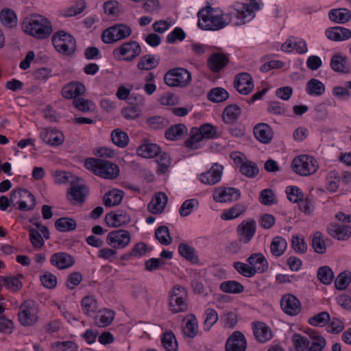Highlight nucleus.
<instances>
[{"label":"nucleus","instance_id":"f257e3e1","mask_svg":"<svg viewBox=\"0 0 351 351\" xmlns=\"http://www.w3.org/2000/svg\"><path fill=\"white\" fill-rule=\"evenodd\" d=\"M260 8L256 0H251L249 3L237 2L228 7L226 12L219 8L207 6L197 13L198 26L202 29L216 31L224 28L231 22L234 25H241L253 19L255 12Z\"/></svg>","mask_w":351,"mask_h":351},{"label":"nucleus","instance_id":"f03ea898","mask_svg":"<svg viewBox=\"0 0 351 351\" xmlns=\"http://www.w3.org/2000/svg\"><path fill=\"white\" fill-rule=\"evenodd\" d=\"M21 26L26 34L40 40L48 38L53 32L51 21L40 14H34L25 18Z\"/></svg>","mask_w":351,"mask_h":351},{"label":"nucleus","instance_id":"7ed1b4c3","mask_svg":"<svg viewBox=\"0 0 351 351\" xmlns=\"http://www.w3.org/2000/svg\"><path fill=\"white\" fill-rule=\"evenodd\" d=\"M84 167L102 178L113 180L118 177L119 168L118 165L110 161L89 158L84 162Z\"/></svg>","mask_w":351,"mask_h":351},{"label":"nucleus","instance_id":"20e7f679","mask_svg":"<svg viewBox=\"0 0 351 351\" xmlns=\"http://www.w3.org/2000/svg\"><path fill=\"white\" fill-rule=\"evenodd\" d=\"M187 300L186 289L181 285H175L169 293V310L174 314L186 312L188 310Z\"/></svg>","mask_w":351,"mask_h":351},{"label":"nucleus","instance_id":"39448f33","mask_svg":"<svg viewBox=\"0 0 351 351\" xmlns=\"http://www.w3.org/2000/svg\"><path fill=\"white\" fill-rule=\"evenodd\" d=\"M40 310L38 304L33 300L23 302L19 308L18 318L23 326H32L38 320Z\"/></svg>","mask_w":351,"mask_h":351},{"label":"nucleus","instance_id":"423d86ee","mask_svg":"<svg viewBox=\"0 0 351 351\" xmlns=\"http://www.w3.org/2000/svg\"><path fill=\"white\" fill-rule=\"evenodd\" d=\"M52 43L56 51L62 54L71 55L76 49L75 38L64 31L56 32L52 36Z\"/></svg>","mask_w":351,"mask_h":351},{"label":"nucleus","instance_id":"0eeeda50","mask_svg":"<svg viewBox=\"0 0 351 351\" xmlns=\"http://www.w3.org/2000/svg\"><path fill=\"white\" fill-rule=\"evenodd\" d=\"M165 84L171 87H184L191 82V74L186 69L178 67L170 69L164 76Z\"/></svg>","mask_w":351,"mask_h":351},{"label":"nucleus","instance_id":"6e6552de","mask_svg":"<svg viewBox=\"0 0 351 351\" xmlns=\"http://www.w3.org/2000/svg\"><path fill=\"white\" fill-rule=\"evenodd\" d=\"M132 32L130 26L119 23L106 29L101 34V40L106 44H111L128 38Z\"/></svg>","mask_w":351,"mask_h":351},{"label":"nucleus","instance_id":"1a4fd4ad","mask_svg":"<svg viewBox=\"0 0 351 351\" xmlns=\"http://www.w3.org/2000/svg\"><path fill=\"white\" fill-rule=\"evenodd\" d=\"M317 168V161L313 157L307 155L297 156L292 162L293 170L302 176L314 173Z\"/></svg>","mask_w":351,"mask_h":351},{"label":"nucleus","instance_id":"9d476101","mask_svg":"<svg viewBox=\"0 0 351 351\" xmlns=\"http://www.w3.org/2000/svg\"><path fill=\"white\" fill-rule=\"evenodd\" d=\"M10 200L12 203L18 204V209L20 210H31L36 206L34 196L24 189L13 191L10 195Z\"/></svg>","mask_w":351,"mask_h":351},{"label":"nucleus","instance_id":"9b49d317","mask_svg":"<svg viewBox=\"0 0 351 351\" xmlns=\"http://www.w3.org/2000/svg\"><path fill=\"white\" fill-rule=\"evenodd\" d=\"M131 240V235L126 230L119 229L110 232L106 237L107 244L112 248L123 249Z\"/></svg>","mask_w":351,"mask_h":351},{"label":"nucleus","instance_id":"f8f14e48","mask_svg":"<svg viewBox=\"0 0 351 351\" xmlns=\"http://www.w3.org/2000/svg\"><path fill=\"white\" fill-rule=\"evenodd\" d=\"M236 232L240 241L245 244L250 243L256 232V221L252 218L243 220L237 226Z\"/></svg>","mask_w":351,"mask_h":351},{"label":"nucleus","instance_id":"ddd939ff","mask_svg":"<svg viewBox=\"0 0 351 351\" xmlns=\"http://www.w3.org/2000/svg\"><path fill=\"white\" fill-rule=\"evenodd\" d=\"M240 196V191L234 187L219 186L215 189L213 194V199L221 203L237 201Z\"/></svg>","mask_w":351,"mask_h":351},{"label":"nucleus","instance_id":"4468645a","mask_svg":"<svg viewBox=\"0 0 351 351\" xmlns=\"http://www.w3.org/2000/svg\"><path fill=\"white\" fill-rule=\"evenodd\" d=\"M141 53L140 45L135 40H131L122 44L114 51V54L118 53L120 56H124L126 61H132Z\"/></svg>","mask_w":351,"mask_h":351},{"label":"nucleus","instance_id":"2eb2a0df","mask_svg":"<svg viewBox=\"0 0 351 351\" xmlns=\"http://www.w3.org/2000/svg\"><path fill=\"white\" fill-rule=\"evenodd\" d=\"M280 305L284 313L291 316L297 315L302 309L300 300L292 294L284 295L281 298Z\"/></svg>","mask_w":351,"mask_h":351},{"label":"nucleus","instance_id":"dca6fc26","mask_svg":"<svg viewBox=\"0 0 351 351\" xmlns=\"http://www.w3.org/2000/svg\"><path fill=\"white\" fill-rule=\"evenodd\" d=\"M39 135L43 141L51 146L60 145L64 140L63 133L54 128H42Z\"/></svg>","mask_w":351,"mask_h":351},{"label":"nucleus","instance_id":"f3484780","mask_svg":"<svg viewBox=\"0 0 351 351\" xmlns=\"http://www.w3.org/2000/svg\"><path fill=\"white\" fill-rule=\"evenodd\" d=\"M234 86L239 93L248 95L254 89V80L249 73H241L235 76Z\"/></svg>","mask_w":351,"mask_h":351},{"label":"nucleus","instance_id":"a211bd4d","mask_svg":"<svg viewBox=\"0 0 351 351\" xmlns=\"http://www.w3.org/2000/svg\"><path fill=\"white\" fill-rule=\"evenodd\" d=\"M247 341L243 333L234 331L228 338L225 348L226 351H245Z\"/></svg>","mask_w":351,"mask_h":351},{"label":"nucleus","instance_id":"6ab92c4d","mask_svg":"<svg viewBox=\"0 0 351 351\" xmlns=\"http://www.w3.org/2000/svg\"><path fill=\"white\" fill-rule=\"evenodd\" d=\"M223 169V166L216 163L208 171L201 173L199 180L204 184L214 185L221 180Z\"/></svg>","mask_w":351,"mask_h":351},{"label":"nucleus","instance_id":"aec40b11","mask_svg":"<svg viewBox=\"0 0 351 351\" xmlns=\"http://www.w3.org/2000/svg\"><path fill=\"white\" fill-rule=\"evenodd\" d=\"M50 263L58 269H65L74 265L75 259L68 253L57 252L51 255Z\"/></svg>","mask_w":351,"mask_h":351},{"label":"nucleus","instance_id":"412c9836","mask_svg":"<svg viewBox=\"0 0 351 351\" xmlns=\"http://www.w3.org/2000/svg\"><path fill=\"white\" fill-rule=\"evenodd\" d=\"M327 232L330 237L338 241H346L351 237V226L332 223L328 227Z\"/></svg>","mask_w":351,"mask_h":351},{"label":"nucleus","instance_id":"4be33fe9","mask_svg":"<svg viewBox=\"0 0 351 351\" xmlns=\"http://www.w3.org/2000/svg\"><path fill=\"white\" fill-rule=\"evenodd\" d=\"M326 36L336 42L343 41L351 38V30L341 26H335L326 29Z\"/></svg>","mask_w":351,"mask_h":351},{"label":"nucleus","instance_id":"5701e85b","mask_svg":"<svg viewBox=\"0 0 351 351\" xmlns=\"http://www.w3.org/2000/svg\"><path fill=\"white\" fill-rule=\"evenodd\" d=\"M254 134L258 141L265 144L269 143L274 137L271 128L263 123H258L254 126Z\"/></svg>","mask_w":351,"mask_h":351},{"label":"nucleus","instance_id":"b1692460","mask_svg":"<svg viewBox=\"0 0 351 351\" xmlns=\"http://www.w3.org/2000/svg\"><path fill=\"white\" fill-rule=\"evenodd\" d=\"M228 63V58L226 55L221 53H215L208 59L207 65L211 71L217 73L226 66Z\"/></svg>","mask_w":351,"mask_h":351},{"label":"nucleus","instance_id":"393cba45","mask_svg":"<svg viewBox=\"0 0 351 351\" xmlns=\"http://www.w3.org/2000/svg\"><path fill=\"white\" fill-rule=\"evenodd\" d=\"M88 188L80 184H72L68 191V199L75 202L82 203L85 200V197L88 194Z\"/></svg>","mask_w":351,"mask_h":351},{"label":"nucleus","instance_id":"a878e982","mask_svg":"<svg viewBox=\"0 0 351 351\" xmlns=\"http://www.w3.org/2000/svg\"><path fill=\"white\" fill-rule=\"evenodd\" d=\"M253 332L256 339L260 343H265L272 338L271 330L263 322L254 324Z\"/></svg>","mask_w":351,"mask_h":351},{"label":"nucleus","instance_id":"bb28decb","mask_svg":"<svg viewBox=\"0 0 351 351\" xmlns=\"http://www.w3.org/2000/svg\"><path fill=\"white\" fill-rule=\"evenodd\" d=\"M167 202V197L165 193H157L148 204L147 208L150 213L153 214L161 213Z\"/></svg>","mask_w":351,"mask_h":351},{"label":"nucleus","instance_id":"cd10ccee","mask_svg":"<svg viewBox=\"0 0 351 351\" xmlns=\"http://www.w3.org/2000/svg\"><path fill=\"white\" fill-rule=\"evenodd\" d=\"M86 90L84 85L80 82H72L64 86L62 89V95L66 99H76L84 94Z\"/></svg>","mask_w":351,"mask_h":351},{"label":"nucleus","instance_id":"c85d7f7f","mask_svg":"<svg viewBox=\"0 0 351 351\" xmlns=\"http://www.w3.org/2000/svg\"><path fill=\"white\" fill-rule=\"evenodd\" d=\"M115 313L114 311L104 308L98 311L94 318L95 324L100 328L109 326L114 319Z\"/></svg>","mask_w":351,"mask_h":351},{"label":"nucleus","instance_id":"c756f323","mask_svg":"<svg viewBox=\"0 0 351 351\" xmlns=\"http://www.w3.org/2000/svg\"><path fill=\"white\" fill-rule=\"evenodd\" d=\"M184 325L182 330L189 338H194L198 332V321L193 314L187 315L183 320Z\"/></svg>","mask_w":351,"mask_h":351},{"label":"nucleus","instance_id":"7c9ffc66","mask_svg":"<svg viewBox=\"0 0 351 351\" xmlns=\"http://www.w3.org/2000/svg\"><path fill=\"white\" fill-rule=\"evenodd\" d=\"M331 69L339 73H348L350 71V65L346 56L337 53L334 55L330 62Z\"/></svg>","mask_w":351,"mask_h":351},{"label":"nucleus","instance_id":"2f4dec72","mask_svg":"<svg viewBox=\"0 0 351 351\" xmlns=\"http://www.w3.org/2000/svg\"><path fill=\"white\" fill-rule=\"evenodd\" d=\"M0 23L7 28L16 27L18 18L16 12L11 8H3L0 11Z\"/></svg>","mask_w":351,"mask_h":351},{"label":"nucleus","instance_id":"473e14b6","mask_svg":"<svg viewBox=\"0 0 351 351\" xmlns=\"http://www.w3.org/2000/svg\"><path fill=\"white\" fill-rule=\"evenodd\" d=\"M247 262L252 267L256 269V273H263L268 268V263L261 253H254L251 254L247 258Z\"/></svg>","mask_w":351,"mask_h":351},{"label":"nucleus","instance_id":"72a5a7b5","mask_svg":"<svg viewBox=\"0 0 351 351\" xmlns=\"http://www.w3.org/2000/svg\"><path fill=\"white\" fill-rule=\"evenodd\" d=\"M105 219L109 226L119 227L128 224L130 221V217L125 213L120 212L119 213H108Z\"/></svg>","mask_w":351,"mask_h":351},{"label":"nucleus","instance_id":"f704fd0d","mask_svg":"<svg viewBox=\"0 0 351 351\" xmlns=\"http://www.w3.org/2000/svg\"><path fill=\"white\" fill-rule=\"evenodd\" d=\"M328 18L334 23L343 24L351 19V12L346 8L332 9L329 11Z\"/></svg>","mask_w":351,"mask_h":351},{"label":"nucleus","instance_id":"c9c22d12","mask_svg":"<svg viewBox=\"0 0 351 351\" xmlns=\"http://www.w3.org/2000/svg\"><path fill=\"white\" fill-rule=\"evenodd\" d=\"M160 153V147L156 143H145L137 149V154L145 158H152Z\"/></svg>","mask_w":351,"mask_h":351},{"label":"nucleus","instance_id":"e433bc0d","mask_svg":"<svg viewBox=\"0 0 351 351\" xmlns=\"http://www.w3.org/2000/svg\"><path fill=\"white\" fill-rule=\"evenodd\" d=\"M241 113V109L236 104H231L225 108L223 112L224 123L232 124L236 122Z\"/></svg>","mask_w":351,"mask_h":351},{"label":"nucleus","instance_id":"4c0bfd02","mask_svg":"<svg viewBox=\"0 0 351 351\" xmlns=\"http://www.w3.org/2000/svg\"><path fill=\"white\" fill-rule=\"evenodd\" d=\"M324 84L317 79H311L307 82L306 92L308 95L313 97H319L325 93Z\"/></svg>","mask_w":351,"mask_h":351},{"label":"nucleus","instance_id":"58836bf2","mask_svg":"<svg viewBox=\"0 0 351 351\" xmlns=\"http://www.w3.org/2000/svg\"><path fill=\"white\" fill-rule=\"evenodd\" d=\"M247 207L243 204H236L231 208L224 210L221 215L223 220H232L245 212Z\"/></svg>","mask_w":351,"mask_h":351},{"label":"nucleus","instance_id":"ea45409f","mask_svg":"<svg viewBox=\"0 0 351 351\" xmlns=\"http://www.w3.org/2000/svg\"><path fill=\"white\" fill-rule=\"evenodd\" d=\"M123 192L121 190L113 189L105 194L104 203L106 207H112L119 205L123 199Z\"/></svg>","mask_w":351,"mask_h":351},{"label":"nucleus","instance_id":"a19ab883","mask_svg":"<svg viewBox=\"0 0 351 351\" xmlns=\"http://www.w3.org/2000/svg\"><path fill=\"white\" fill-rule=\"evenodd\" d=\"M220 289L227 293L239 294L244 291V286L236 280H226L219 285Z\"/></svg>","mask_w":351,"mask_h":351},{"label":"nucleus","instance_id":"79ce46f5","mask_svg":"<svg viewBox=\"0 0 351 351\" xmlns=\"http://www.w3.org/2000/svg\"><path fill=\"white\" fill-rule=\"evenodd\" d=\"M23 277V275L21 274L18 276H0V279L3 282V285L6 289L11 291H18L23 287L20 279Z\"/></svg>","mask_w":351,"mask_h":351},{"label":"nucleus","instance_id":"37998d69","mask_svg":"<svg viewBox=\"0 0 351 351\" xmlns=\"http://www.w3.org/2000/svg\"><path fill=\"white\" fill-rule=\"evenodd\" d=\"M309 335L312 339L311 344L307 348L308 351H322L326 346L325 339L318 335L317 332L314 330H310Z\"/></svg>","mask_w":351,"mask_h":351},{"label":"nucleus","instance_id":"c03bdc74","mask_svg":"<svg viewBox=\"0 0 351 351\" xmlns=\"http://www.w3.org/2000/svg\"><path fill=\"white\" fill-rule=\"evenodd\" d=\"M187 132V129L184 124L178 123L172 125L166 130L165 136L168 140L176 141L182 138L184 133Z\"/></svg>","mask_w":351,"mask_h":351},{"label":"nucleus","instance_id":"a18cd8bd","mask_svg":"<svg viewBox=\"0 0 351 351\" xmlns=\"http://www.w3.org/2000/svg\"><path fill=\"white\" fill-rule=\"evenodd\" d=\"M161 343L167 351L178 350V342L172 331H167L162 334Z\"/></svg>","mask_w":351,"mask_h":351},{"label":"nucleus","instance_id":"49530a36","mask_svg":"<svg viewBox=\"0 0 351 351\" xmlns=\"http://www.w3.org/2000/svg\"><path fill=\"white\" fill-rule=\"evenodd\" d=\"M159 64V60L154 55L147 54L141 58L137 67L140 70H151L156 67Z\"/></svg>","mask_w":351,"mask_h":351},{"label":"nucleus","instance_id":"de8ad7c7","mask_svg":"<svg viewBox=\"0 0 351 351\" xmlns=\"http://www.w3.org/2000/svg\"><path fill=\"white\" fill-rule=\"evenodd\" d=\"M112 143L119 147H125L129 143L128 134L120 129H115L111 133Z\"/></svg>","mask_w":351,"mask_h":351},{"label":"nucleus","instance_id":"09e8293b","mask_svg":"<svg viewBox=\"0 0 351 351\" xmlns=\"http://www.w3.org/2000/svg\"><path fill=\"white\" fill-rule=\"evenodd\" d=\"M288 199L294 204H299L306 196L300 188L296 186H288L285 189Z\"/></svg>","mask_w":351,"mask_h":351},{"label":"nucleus","instance_id":"8fccbe9b","mask_svg":"<svg viewBox=\"0 0 351 351\" xmlns=\"http://www.w3.org/2000/svg\"><path fill=\"white\" fill-rule=\"evenodd\" d=\"M287 241L281 237H276L273 239L270 250L273 255L276 256H281L287 249Z\"/></svg>","mask_w":351,"mask_h":351},{"label":"nucleus","instance_id":"3c124183","mask_svg":"<svg viewBox=\"0 0 351 351\" xmlns=\"http://www.w3.org/2000/svg\"><path fill=\"white\" fill-rule=\"evenodd\" d=\"M55 226L58 231L66 232L74 230L77 227V223L73 219L62 217L56 221Z\"/></svg>","mask_w":351,"mask_h":351},{"label":"nucleus","instance_id":"603ef678","mask_svg":"<svg viewBox=\"0 0 351 351\" xmlns=\"http://www.w3.org/2000/svg\"><path fill=\"white\" fill-rule=\"evenodd\" d=\"M178 252L182 257L191 262L195 263L198 260L195 248L185 243L179 245Z\"/></svg>","mask_w":351,"mask_h":351},{"label":"nucleus","instance_id":"864d4df0","mask_svg":"<svg viewBox=\"0 0 351 351\" xmlns=\"http://www.w3.org/2000/svg\"><path fill=\"white\" fill-rule=\"evenodd\" d=\"M202 139L197 132V128H193L190 132L189 137L185 141L186 147L191 149H197L202 147Z\"/></svg>","mask_w":351,"mask_h":351},{"label":"nucleus","instance_id":"5fc2aeb1","mask_svg":"<svg viewBox=\"0 0 351 351\" xmlns=\"http://www.w3.org/2000/svg\"><path fill=\"white\" fill-rule=\"evenodd\" d=\"M312 247L314 251L319 254H324L326 252V245L324 235L319 231L314 233L312 238Z\"/></svg>","mask_w":351,"mask_h":351},{"label":"nucleus","instance_id":"6e6d98bb","mask_svg":"<svg viewBox=\"0 0 351 351\" xmlns=\"http://www.w3.org/2000/svg\"><path fill=\"white\" fill-rule=\"evenodd\" d=\"M81 306L83 313L90 316L93 313L96 312L98 304L97 300L93 296H86L81 302Z\"/></svg>","mask_w":351,"mask_h":351},{"label":"nucleus","instance_id":"4d7b16f0","mask_svg":"<svg viewBox=\"0 0 351 351\" xmlns=\"http://www.w3.org/2000/svg\"><path fill=\"white\" fill-rule=\"evenodd\" d=\"M239 171L242 175L250 178L256 177L259 173L257 165L250 160H245L239 167Z\"/></svg>","mask_w":351,"mask_h":351},{"label":"nucleus","instance_id":"13d9d810","mask_svg":"<svg viewBox=\"0 0 351 351\" xmlns=\"http://www.w3.org/2000/svg\"><path fill=\"white\" fill-rule=\"evenodd\" d=\"M198 134L202 141L204 139H212L217 136V129L210 123H205L199 128H197Z\"/></svg>","mask_w":351,"mask_h":351},{"label":"nucleus","instance_id":"bf43d9fd","mask_svg":"<svg viewBox=\"0 0 351 351\" xmlns=\"http://www.w3.org/2000/svg\"><path fill=\"white\" fill-rule=\"evenodd\" d=\"M329 322L330 314L326 311L317 313L308 319V324L315 327H323Z\"/></svg>","mask_w":351,"mask_h":351},{"label":"nucleus","instance_id":"052dcab7","mask_svg":"<svg viewBox=\"0 0 351 351\" xmlns=\"http://www.w3.org/2000/svg\"><path fill=\"white\" fill-rule=\"evenodd\" d=\"M146 123L153 130H161L166 128L169 122L162 116H153L147 119Z\"/></svg>","mask_w":351,"mask_h":351},{"label":"nucleus","instance_id":"680f3d73","mask_svg":"<svg viewBox=\"0 0 351 351\" xmlns=\"http://www.w3.org/2000/svg\"><path fill=\"white\" fill-rule=\"evenodd\" d=\"M156 157V162L158 164V172L159 173H166L171 162L169 154L167 152H162L160 151V153H159Z\"/></svg>","mask_w":351,"mask_h":351},{"label":"nucleus","instance_id":"e2e57ef3","mask_svg":"<svg viewBox=\"0 0 351 351\" xmlns=\"http://www.w3.org/2000/svg\"><path fill=\"white\" fill-rule=\"evenodd\" d=\"M233 267L239 274L246 278H252L256 274V269L254 267L240 261L234 262Z\"/></svg>","mask_w":351,"mask_h":351},{"label":"nucleus","instance_id":"0e129e2a","mask_svg":"<svg viewBox=\"0 0 351 351\" xmlns=\"http://www.w3.org/2000/svg\"><path fill=\"white\" fill-rule=\"evenodd\" d=\"M317 276L318 280L324 285H329L334 278L332 270L328 266H323L318 269Z\"/></svg>","mask_w":351,"mask_h":351},{"label":"nucleus","instance_id":"69168bd1","mask_svg":"<svg viewBox=\"0 0 351 351\" xmlns=\"http://www.w3.org/2000/svg\"><path fill=\"white\" fill-rule=\"evenodd\" d=\"M228 97V93L223 88H213L208 94V99L216 103L223 101L226 100Z\"/></svg>","mask_w":351,"mask_h":351},{"label":"nucleus","instance_id":"338daca9","mask_svg":"<svg viewBox=\"0 0 351 351\" xmlns=\"http://www.w3.org/2000/svg\"><path fill=\"white\" fill-rule=\"evenodd\" d=\"M199 202L196 199H190L184 201L179 209V213L182 217H186L198 208Z\"/></svg>","mask_w":351,"mask_h":351},{"label":"nucleus","instance_id":"774afa93","mask_svg":"<svg viewBox=\"0 0 351 351\" xmlns=\"http://www.w3.org/2000/svg\"><path fill=\"white\" fill-rule=\"evenodd\" d=\"M204 328L206 331H209L212 326L218 320V314L213 308H208L204 313Z\"/></svg>","mask_w":351,"mask_h":351}]
</instances>
